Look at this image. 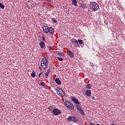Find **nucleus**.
Returning a JSON list of instances; mask_svg holds the SVG:
<instances>
[{
	"label": "nucleus",
	"mask_w": 125,
	"mask_h": 125,
	"mask_svg": "<svg viewBox=\"0 0 125 125\" xmlns=\"http://www.w3.org/2000/svg\"><path fill=\"white\" fill-rule=\"evenodd\" d=\"M89 6L90 9L91 10H92V11H96L98 10L99 8V5H98V4L95 2H92L90 4Z\"/></svg>",
	"instance_id": "nucleus-1"
},
{
	"label": "nucleus",
	"mask_w": 125,
	"mask_h": 125,
	"mask_svg": "<svg viewBox=\"0 0 125 125\" xmlns=\"http://www.w3.org/2000/svg\"><path fill=\"white\" fill-rule=\"evenodd\" d=\"M41 68L43 69V70H45L47 66H48V62H47V59L46 58H44L42 59L41 63Z\"/></svg>",
	"instance_id": "nucleus-2"
},
{
	"label": "nucleus",
	"mask_w": 125,
	"mask_h": 125,
	"mask_svg": "<svg viewBox=\"0 0 125 125\" xmlns=\"http://www.w3.org/2000/svg\"><path fill=\"white\" fill-rule=\"evenodd\" d=\"M56 90L59 96H61V97H64V96H65V92L64 91H63V90L60 88V87H57Z\"/></svg>",
	"instance_id": "nucleus-3"
},
{
	"label": "nucleus",
	"mask_w": 125,
	"mask_h": 125,
	"mask_svg": "<svg viewBox=\"0 0 125 125\" xmlns=\"http://www.w3.org/2000/svg\"><path fill=\"white\" fill-rule=\"evenodd\" d=\"M64 105L65 106L67 107L68 109H71V110H74V109H75V106H74L73 104H72V103H71L69 101H65L64 103Z\"/></svg>",
	"instance_id": "nucleus-4"
},
{
	"label": "nucleus",
	"mask_w": 125,
	"mask_h": 125,
	"mask_svg": "<svg viewBox=\"0 0 125 125\" xmlns=\"http://www.w3.org/2000/svg\"><path fill=\"white\" fill-rule=\"evenodd\" d=\"M54 116H58L61 114V110L58 108H54L52 110Z\"/></svg>",
	"instance_id": "nucleus-5"
},
{
	"label": "nucleus",
	"mask_w": 125,
	"mask_h": 125,
	"mask_svg": "<svg viewBox=\"0 0 125 125\" xmlns=\"http://www.w3.org/2000/svg\"><path fill=\"white\" fill-rule=\"evenodd\" d=\"M70 41L72 44H77V45L79 46V43H78V41L76 39L73 38L71 39Z\"/></svg>",
	"instance_id": "nucleus-6"
},
{
	"label": "nucleus",
	"mask_w": 125,
	"mask_h": 125,
	"mask_svg": "<svg viewBox=\"0 0 125 125\" xmlns=\"http://www.w3.org/2000/svg\"><path fill=\"white\" fill-rule=\"evenodd\" d=\"M71 99H72V101H73V102L75 103V104H78L79 105H80V102L79 101V100H77V98H75V97H71Z\"/></svg>",
	"instance_id": "nucleus-7"
},
{
	"label": "nucleus",
	"mask_w": 125,
	"mask_h": 125,
	"mask_svg": "<svg viewBox=\"0 0 125 125\" xmlns=\"http://www.w3.org/2000/svg\"><path fill=\"white\" fill-rule=\"evenodd\" d=\"M48 31L50 34H54V29L52 27H48Z\"/></svg>",
	"instance_id": "nucleus-8"
},
{
	"label": "nucleus",
	"mask_w": 125,
	"mask_h": 125,
	"mask_svg": "<svg viewBox=\"0 0 125 125\" xmlns=\"http://www.w3.org/2000/svg\"><path fill=\"white\" fill-rule=\"evenodd\" d=\"M48 28H49L48 27L46 28L45 26H43L42 27V29L44 33H45V34H47V33H48Z\"/></svg>",
	"instance_id": "nucleus-9"
},
{
	"label": "nucleus",
	"mask_w": 125,
	"mask_h": 125,
	"mask_svg": "<svg viewBox=\"0 0 125 125\" xmlns=\"http://www.w3.org/2000/svg\"><path fill=\"white\" fill-rule=\"evenodd\" d=\"M50 73V69H48L47 71V72L45 73V78L47 79L48 78V75Z\"/></svg>",
	"instance_id": "nucleus-10"
},
{
	"label": "nucleus",
	"mask_w": 125,
	"mask_h": 125,
	"mask_svg": "<svg viewBox=\"0 0 125 125\" xmlns=\"http://www.w3.org/2000/svg\"><path fill=\"white\" fill-rule=\"evenodd\" d=\"M85 94L87 96H90L91 95V91L90 90H86Z\"/></svg>",
	"instance_id": "nucleus-11"
},
{
	"label": "nucleus",
	"mask_w": 125,
	"mask_h": 125,
	"mask_svg": "<svg viewBox=\"0 0 125 125\" xmlns=\"http://www.w3.org/2000/svg\"><path fill=\"white\" fill-rule=\"evenodd\" d=\"M72 121L73 123H78V122H79V119H77V117H76V116H72Z\"/></svg>",
	"instance_id": "nucleus-12"
},
{
	"label": "nucleus",
	"mask_w": 125,
	"mask_h": 125,
	"mask_svg": "<svg viewBox=\"0 0 125 125\" xmlns=\"http://www.w3.org/2000/svg\"><path fill=\"white\" fill-rule=\"evenodd\" d=\"M40 46L41 47V48L42 49L44 48L45 44H44V42H41L39 43Z\"/></svg>",
	"instance_id": "nucleus-13"
},
{
	"label": "nucleus",
	"mask_w": 125,
	"mask_h": 125,
	"mask_svg": "<svg viewBox=\"0 0 125 125\" xmlns=\"http://www.w3.org/2000/svg\"><path fill=\"white\" fill-rule=\"evenodd\" d=\"M68 56L71 58H74V53L70 50H69V52H68Z\"/></svg>",
	"instance_id": "nucleus-14"
},
{
	"label": "nucleus",
	"mask_w": 125,
	"mask_h": 125,
	"mask_svg": "<svg viewBox=\"0 0 125 125\" xmlns=\"http://www.w3.org/2000/svg\"><path fill=\"white\" fill-rule=\"evenodd\" d=\"M72 2L73 5L77 6V4H78V1H77V0H72Z\"/></svg>",
	"instance_id": "nucleus-15"
},
{
	"label": "nucleus",
	"mask_w": 125,
	"mask_h": 125,
	"mask_svg": "<svg viewBox=\"0 0 125 125\" xmlns=\"http://www.w3.org/2000/svg\"><path fill=\"white\" fill-rule=\"evenodd\" d=\"M55 82L56 83H57V84H61V81H60V80H59V79H56Z\"/></svg>",
	"instance_id": "nucleus-16"
},
{
	"label": "nucleus",
	"mask_w": 125,
	"mask_h": 125,
	"mask_svg": "<svg viewBox=\"0 0 125 125\" xmlns=\"http://www.w3.org/2000/svg\"><path fill=\"white\" fill-rule=\"evenodd\" d=\"M86 88L91 89V84H86Z\"/></svg>",
	"instance_id": "nucleus-17"
},
{
	"label": "nucleus",
	"mask_w": 125,
	"mask_h": 125,
	"mask_svg": "<svg viewBox=\"0 0 125 125\" xmlns=\"http://www.w3.org/2000/svg\"><path fill=\"white\" fill-rule=\"evenodd\" d=\"M73 116H69L68 118H67V122H71L72 120Z\"/></svg>",
	"instance_id": "nucleus-18"
},
{
	"label": "nucleus",
	"mask_w": 125,
	"mask_h": 125,
	"mask_svg": "<svg viewBox=\"0 0 125 125\" xmlns=\"http://www.w3.org/2000/svg\"><path fill=\"white\" fill-rule=\"evenodd\" d=\"M79 111L81 114V115H83V116H84V111H83V110L81 108Z\"/></svg>",
	"instance_id": "nucleus-19"
},
{
	"label": "nucleus",
	"mask_w": 125,
	"mask_h": 125,
	"mask_svg": "<svg viewBox=\"0 0 125 125\" xmlns=\"http://www.w3.org/2000/svg\"><path fill=\"white\" fill-rule=\"evenodd\" d=\"M58 55L59 56H65V54H64V53H63L62 52H60L58 53Z\"/></svg>",
	"instance_id": "nucleus-20"
},
{
	"label": "nucleus",
	"mask_w": 125,
	"mask_h": 125,
	"mask_svg": "<svg viewBox=\"0 0 125 125\" xmlns=\"http://www.w3.org/2000/svg\"><path fill=\"white\" fill-rule=\"evenodd\" d=\"M31 77L32 78H35V77H36V73H35V71L34 70H33L31 73Z\"/></svg>",
	"instance_id": "nucleus-21"
},
{
	"label": "nucleus",
	"mask_w": 125,
	"mask_h": 125,
	"mask_svg": "<svg viewBox=\"0 0 125 125\" xmlns=\"http://www.w3.org/2000/svg\"><path fill=\"white\" fill-rule=\"evenodd\" d=\"M80 7H82L83 8H84L85 7V4L84 3H82L80 5Z\"/></svg>",
	"instance_id": "nucleus-22"
},
{
	"label": "nucleus",
	"mask_w": 125,
	"mask_h": 125,
	"mask_svg": "<svg viewBox=\"0 0 125 125\" xmlns=\"http://www.w3.org/2000/svg\"><path fill=\"white\" fill-rule=\"evenodd\" d=\"M0 7L1 9H3L4 8V5H3L2 3H0Z\"/></svg>",
	"instance_id": "nucleus-23"
},
{
	"label": "nucleus",
	"mask_w": 125,
	"mask_h": 125,
	"mask_svg": "<svg viewBox=\"0 0 125 125\" xmlns=\"http://www.w3.org/2000/svg\"><path fill=\"white\" fill-rule=\"evenodd\" d=\"M41 85H42V86H45V83L43 82H40Z\"/></svg>",
	"instance_id": "nucleus-24"
},
{
	"label": "nucleus",
	"mask_w": 125,
	"mask_h": 125,
	"mask_svg": "<svg viewBox=\"0 0 125 125\" xmlns=\"http://www.w3.org/2000/svg\"><path fill=\"white\" fill-rule=\"evenodd\" d=\"M51 21H53V22H54V23H57V21L56 20V19H55V18L51 19Z\"/></svg>",
	"instance_id": "nucleus-25"
},
{
	"label": "nucleus",
	"mask_w": 125,
	"mask_h": 125,
	"mask_svg": "<svg viewBox=\"0 0 125 125\" xmlns=\"http://www.w3.org/2000/svg\"><path fill=\"white\" fill-rule=\"evenodd\" d=\"M77 42H79V43L80 44H83V40H78V41H77Z\"/></svg>",
	"instance_id": "nucleus-26"
},
{
	"label": "nucleus",
	"mask_w": 125,
	"mask_h": 125,
	"mask_svg": "<svg viewBox=\"0 0 125 125\" xmlns=\"http://www.w3.org/2000/svg\"><path fill=\"white\" fill-rule=\"evenodd\" d=\"M76 108L78 111H80L82 109V108H81V106H80V105H77Z\"/></svg>",
	"instance_id": "nucleus-27"
},
{
	"label": "nucleus",
	"mask_w": 125,
	"mask_h": 125,
	"mask_svg": "<svg viewBox=\"0 0 125 125\" xmlns=\"http://www.w3.org/2000/svg\"><path fill=\"white\" fill-rule=\"evenodd\" d=\"M58 60L59 61H63V59H62V58H60V57H58Z\"/></svg>",
	"instance_id": "nucleus-28"
},
{
	"label": "nucleus",
	"mask_w": 125,
	"mask_h": 125,
	"mask_svg": "<svg viewBox=\"0 0 125 125\" xmlns=\"http://www.w3.org/2000/svg\"><path fill=\"white\" fill-rule=\"evenodd\" d=\"M42 40L43 41V42H45V38L44 37L42 38Z\"/></svg>",
	"instance_id": "nucleus-29"
},
{
	"label": "nucleus",
	"mask_w": 125,
	"mask_h": 125,
	"mask_svg": "<svg viewBox=\"0 0 125 125\" xmlns=\"http://www.w3.org/2000/svg\"><path fill=\"white\" fill-rule=\"evenodd\" d=\"M41 75H42V72H40V74H39V78H41Z\"/></svg>",
	"instance_id": "nucleus-30"
},
{
	"label": "nucleus",
	"mask_w": 125,
	"mask_h": 125,
	"mask_svg": "<svg viewBox=\"0 0 125 125\" xmlns=\"http://www.w3.org/2000/svg\"><path fill=\"white\" fill-rule=\"evenodd\" d=\"M89 125H95V124L93 123H91L89 124Z\"/></svg>",
	"instance_id": "nucleus-31"
},
{
	"label": "nucleus",
	"mask_w": 125,
	"mask_h": 125,
	"mask_svg": "<svg viewBox=\"0 0 125 125\" xmlns=\"http://www.w3.org/2000/svg\"><path fill=\"white\" fill-rule=\"evenodd\" d=\"M39 70H40V71H42V67H41V66H39Z\"/></svg>",
	"instance_id": "nucleus-32"
},
{
	"label": "nucleus",
	"mask_w": 125,
	"mask_h": 125,
	"mask_svg": "<svg viewBox=\"0 0 125 125\" xmlns=\"http://www.w3.org/2000/svg\"><path fill=\"white\" fill-rule=\"evenodd\" d=\"M51 0H46L47 1H48V2H50V1H51Z\"/></svg>",
	"instance_id": "nucleus-33"
},
{
	"label": "nucleus",
	"mask_w": 125,
	"mask_h": 125,
	"mask_svg": "<svg viewBox=\"0 0 125 125\" xmlns=\"http://www.w3.org/2000/svg\"><path fill=\"white\" fill-rule=\"evenodd\" d=\"M49 49H51V46L49 47Z\"/></svg>",
	"instance_id": "nucleus-34"
},
{
	"label": "nucleus",
	"mask_w": 125,
	"mask_h": 125,
	"mask_svg": "<svg viewBox=\"0 0 125 125\" xmlns=\"http://www.w3.org/2000/svg\"><path fill=\"white\" fill-rule=\"evenodd\" d=\"M50 111H51V109H50V107L49 108Z\"/></svg>",
	"instance_id": "nucleus-35"
},
{
	"label": "nucleus",
	"mask_w": 125,
	"mask_h": 125,
	"mask_svg": "<svg viewBox=\"0 0 125 125\" xmlns=\"http://www.w3.org/2000/svg\"><path fill=\"white\" fill-rule=\"evenodd\" d=\"M96 125H100V124H97Z\"/></svg>",
	"instance_id": "nucleus-36"
},
{
	"label": "nucleus",
	"mask_w": 125,
	"mask_h": 125,
	"mask_svg": "<svg viewBox=\"0 0 125 125\" xmlns=\"http://www.w3.org/2000/svg\"><path fill=\"white\" fill-rule=\"evenodd\" d=\"M111 125H115V124H112Z\"/></svg>",
	"instance_id": "nucleus-37"
},
{
	"label": "nucleus",
	"mask_w": 125,
	"mask_h": 125,
	"mask_svg": "<svg viewBox=\"0 0 125 125\" xmlns=\"http://www.w3.org/2000/svg\"><path fill=\"white\" fill-rule=\"evenodd\" d=\"M93 99L94 100V98H93Z\"/></svg>",
	"instance_id": "nucleus-38"
}]
</instances>
